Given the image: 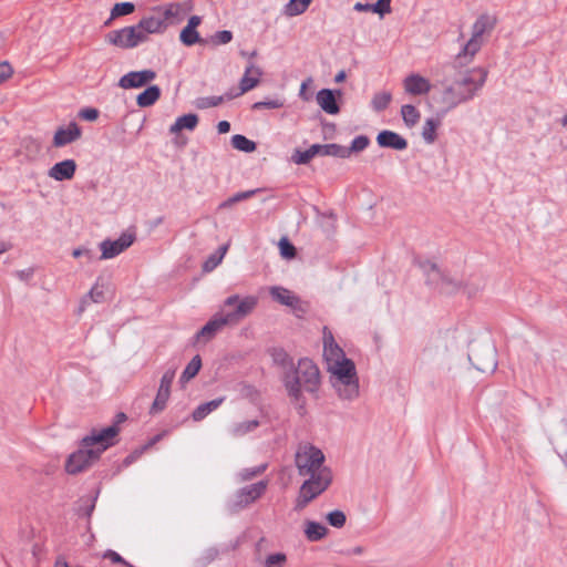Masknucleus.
I'll list each match as a JSON object with an SVG mask.
<instances>
[{"label":"nucleus","instance_id":"obj_1","mask_svg":"<svg viewBox=\"0 0 567 567\" xmlns=\"http://www.w3.org/2000/svg\"><path fill=\"white\" fill-rule=\"evenodd\" d=\"M467 63L456 62V58L452 64L444 66L446 75L441 81L442 92L440 103L444 106V111H451L462 103L473 100L483 89L487 70L484 68H472L458 70Z\"/></svg>","mask_w":567,"mask_h":567},{"label":"nucleus","instance_id":"obj_2","mask_svg":"<svg viewBox=\"0 0 567 567\" xmlns=\"http://www.w3.org/2000/svg\"><path fill=\"white\" fill-rule=\"evenodd\" d=\"M282 382L291 404L299 415L306 413V399L303 393L316 394L320 386L319 368L308 358L298 360L284 372Z\"/></svg>","mask_w":567,"mask_h":567},{"label":"nucleus","instance_id":"obj_3","mask_svg":"<svg viewBox=\"0 0 567 567\" xmlns=\"http://www.w3.org/2000/svg\"><path fill=\"white\" fill-rule=\"evenodd\" d=\"M118 434L116 425H110L102 430H92L90 435L81 440L78 451L72 453L65 463V471L75 475L95 463L101 454L114 444V437Z\"/></svg>","mask_w":567,"mask_h":567},{"label":"nucleus","instance_id":"obj_4","mask_svg":"<svg viewBox=\"0 0 567 567\" xmlns=\"http://www.w3.org/2000/svg\"><path fill=\"white\" fill-rule=\"evenodd\" d=\"M324 454L312 444H302L298 447L295 463L300 476H309L307 481L319 483V478H327V486L332 482V473L329 467L324 466Z\"/></svg>","mask_w":567,"mask_h":567},{"label":"nucleus","instance_id":"obj_5","mask_svg":"<svg viewBox=\"0 0 567 567\" xmlns=\"http://www.w3.org/2000/svg\"><path fill=\"white\" fill-rule=\"evenodd\" d=\"M257 305L258 298L256 296L240 297L239 295H231L224 300L218 313L227 326H237L256 309Z\"/></svg>","mask_w":567,"mask_h":567},{"label":"nucleus","instance_id":"obj_6","mask_svg":"<svg viewBox=\"0 0 567 567\" xmlns=\"http://www.w3.org/2000/svg\"><path fill=\"white\" fill-rule=\"evenodd\" d=\"M497 23L495 16L483 13L481 14L472 27V37L465 43L463 50L456 55V62L470 63L474 55L480 51L482 47V37L486 33H491Z\"/></svg>","mask_w":567,"mask_h":567},{"label":"nucleus","instance_id":"obj_7","mask_svg":"<svg viewBox=\"0 0 567 567\" xmlns=\"http://www.w3.org/2000/svg\"><path fill=\"white\" fill-rule=\"evenodd\" d=\"M468 360L483 373H493L497 368L496 349L491 342L473 343Z\"/></svg>","mask_w":567,"mask_h":567},{"label":"nucleus","instance_id":"obj_8","mask_svg":"<svg viewBox=\"0 0 567 567\" xmlns=\"http://www.w3.org/2000/svg\"><path fill=\"white\" fill-rule=\"evenodd\" d=\"M105 41L122 49H132L144 42V35L135 24L109 32Z\"/></svg>","mask_w":567,"mask_h":567},{"label":"nucleus","instance_id":"obj_9","mask_svg":"<svg viewBox=\"0 0 567 567\" xmlns=\"http://www.w3.org/2000/svg\"><path fill=\"white\" fill-rule=\"evenodd\" d=\"M136 239V233L134 229L124 231L117 239L111 240L105 239L100 244L102 251L100 259H111L118 256L121 252L126 250Z\"/></svg>","mask_w":567,"mask_h":567},{"label":"nucleus","instance_id":"obj_10","mask_svg":"<svg viewBox=\"0 0 567 567\" xmlns=\"http://www.w3.org/2000/svg\"><path fill=\"white\" fill-rule=\"evenodd\" d=\"M267 485V481H259L238 489L235 494V501L230 505L231 512H238L257 501L266 492Z\"/></svg>","mask_w":567,"mask_h":567},{"label":"nucleus","instance_id":"obj_11","mask_svg":"<svg viewBox=\"0 0 567 567\" xmlns=\"http://www.w3.org/2000/svg\"><path fill=\"white\" fill-rule=\"evenodd\" d=\"M319 483L315 484L313 481H305L300 487L299 495L296 502V509L305 508L312 499L323 493L327 486V478L321 476Z\"/></svg>","mask_w":567,"mask_h":567},{"label":"nucleus","instance_id":"obj_12","mask_svg":"<svg viewBox=\"0 0 567 567\" xmlns=\"http://www.w3.org/2000/svg\"><path fill=\"white\" fill-rule=\"evenodd\" d=\"M174 378L175 369H169L163 374L156 398L151 406L150 412L152 414L159 413L165 409L171 394V385L174 381Z\"/></svg>","mask_w":567,"mask_h":567},{"label":"nucleus","instance_id":"obj_13","mask_svg":"<svg viewBox=\"0 0 567 567\" xmlns=\"http://www.w3.org/2000/svg\"><path fill=\"white\" fill-rule=\"evenodd\" d=\"M156 78V73L152 70L133 71L123 75L118 81L122 89L142 87Z\"/></svg>","mask_w":567,"mask_h":567},{"label":"nucleus","instance_id":"obj_14","mask_svg":"<svg viewBox=\"0 0 567 567\" xmlns=\"http://www.w3.org/2000/svg\"><path fill=\"white\" fill-rule=\"evenodd\" d=\"M138 30L144 35V42L147 40L148 34L161 33L163 32L167 24H165L157 12H155V8L152 10L150 16H146L140 20L136 24Z\"/></svg>","mask_w":567,"mask_h":567},{"label":"nucleus","instance_id":"obj_15","mask_svg":"<svg viewBox=\"0 0 567 567\" xmlns=\"http://www.w3.org/2000/svg\"><path fill=\"white\" fill-rule=\"evenodd\" d=\"M81 134L79 125L72 122L66 127L61 126L55 131L52 144L54 147H63L79 140Z\"/></svg>","mask_w":567,"mask_h":567},{"label":"nucleus","instance_id":"obj_16","mask_svg":"<svg viewBox=\"0 0 567 567\" xmlns=\"http://www.w3.org/2000/svg\"><path fill=\"white\" fill-rule=\"evenodd\" d=\"M227 327V323L224 321L221 316L217 312L213 316V318L195 334L196 342L207 343L210 341L217 332H219L223 328Z\"/></svg>","mask_w":567,"mask_h":567},{"label":"nucleus","instance_id":"obj_17","mask_svg":"<svg viewBox=\"0 0 567 567\" xmlns=\"http://www.w3.org/2000/svg\"><path fill=\"white\" fill-rule=\"evenodd\" d=\"M330 370L333 375L332 381L358 379L354 363L344 357L341 360L337 359Z\"/></svg>","mask_w":567,"mask_h":567},{"label":"nucleus","instance_id":"obj_18","mask_svg":"<svg viewBox=\"0 0 567 567\" xmlns=\"http://www.w3.org/2000/svg\"><path fill=\"white\" fill-rule=\"evenodd\" d=\"M261 75L262 71L260 70V68H258L254 63H249L245 69L243 78L240 79L239 92L235 96L245 94L248 91L256 87L260 82Z\"/></svg>","mask_w":567,"mask_h":567},{"label":"nucleus","instance_id":"obj_19","mask_svg":"<svg viewBox=\"0 0 567 567\" xmlns=\"http://www.w3.org/2000/svg\"><path fill=\"white\" fill-rule=\"evenodd\" d=\"M403 86L406 93L411 95L426 94L431 90V83L424 76L412 73L403 80Z\"/></svg>","mask_w":567,"mask_h":567},{"label":"nucleus","instance_id":"obj_20","mask_svg":"<svg viewBox=\"0 0 567 567\" xmlns=\"http://www.w3.org/2000/svg\"><path fill=\"white\" fill-rule=\"evenodd\" d=\"M377 142L381 147L395 151H403L408 147V141L393 131H381L377 136Z\"/></svg>","mask_w":567,"mask_h":567},{"label":"nucleus","instance_id":"obj_21","mask_svg":"<svg viewBox=\"0 0 567 567\" xmlns=\"http://www.w3.org/2000/svg\"><path fill=\"white\" fill-rule=\"evenodd\" d=\"M76 171V163L74 159H64L62 162L55 163L48 172V175L58 181H69L72 179Z\"/></svg>","mask_w":567,"mask_h":567},{"label":"nucleus","instance_id":"obj_22","mask_svg":"<svg viewBox=\"0 0 567 567\" xmlns=\"http://www.w3.org/2000/svg\"><path fill=\"white\" fill-rule=\"evenodd\" d=\"M202 18L198 16H192L188 19L186 27L181 31L179 39L183 44L192 47L195 43H203L204 40L199 37L196 28L200 24Z\"/></svg>","mask_w":567,"mask_h":567},{"label":"nucleus","instance_id":"obj_23","mask_svg":"<svg viewBox=\"0 0 567 567\" xmlns=\"http://www.w3.org/2000/svg\"><path fill=\"white\" fill-rule=\"evenodd\" d=\"M271 298L280 305L297 309L300 305V298L292 291L280 286L269 288Z\"/></svg>","mask_w":567,"mask_h":567},{"label":"nucleus","instance_id":"obj_24","mask_svg":"<svg viewBox=\"0 0 567 567\" xmlns=\"http://www.w3.org/2000/svg\"><path fill=\"white\" fill-rule=\"evenodd\" d=\"M332 385L342 400L352 401L359 395V381L358 379L332 381Z\"/></svg>","mask_w":567,"mask_h":567},{"label":"nucleus","instance_id":"obj_25","mask_svg":"<svg viewBox=\"0 0 567 567\" xmlns=\"http://www.w3.org/2000/svg\"><path fill=\"white\" fill-rule=\"evenodd\" d=\"M317 103L328 114L334 115L340 112L336 94L330 89H322L317 93Z\"/></svg>","mask_w":567,"mask_h":567},{"label":"nucleus","instance_id":"obj_26","mask_svg":"<svg viewBox=\"0 0 567 567\" xmlns=\"http://www.w3.org/2000/svg\"><path fill=\"white\" fill-rule=\"evenodd\" d=\"M423 274L426 277V284L431 286L433 289L440 291L441 282L445 276L437 266L431 261H425L421 265Z\"/></svg>","mask_w":567,"mask_h":567},{"label":"nucleus","instance_id":"obj_27","mask_svg":"<svg viewBox=\"0 0 567 567\" xmlns=\"http://www.w3.org/2000/svg\"><path fill=\"white\" fill-rule=\"evenodd\" d=\"M197 124L198 116L196 114H184L176 118L175 123L169 127V132L172 134H177L182 130L193 131L197 126Z\"/></svg>","mask_w":567,"mask_h":567},{"label":"nucleus","instance_id":"obj_28","mask_svg":"<svg viewBox=\"0 0 567 567\" xmlns=\"http://www.w3.org/2000/svg\"><path fill=\"white\" fill-rule=\"evenodd\" d=\"M225 398H218L215 400H212L209 402H205L199 404L194 411H193V420L198 422L204 420L209 413L217 410L221 403L224 402Z\"/></svg>","mask_w":567,"mask_h":567},{"label":"nucleus","instance_id":"obj_29","mask_svg":"<svg viewBox=\"0 0 567 567\" xmlns=\"http://www.w3.org/2000/svg\"><path fill=\"white\" fill-rule=\"evenodd\" d=\"M161 96V89L157 85H151L137 95L136 103L141 107L153 105Z\"/></svg>","mask_w":567,"mask_h":567},{"label":"nucleus","instance_id":"obj_30","mask_svg":"<svg viewBox=\"0 0 567 567\" xmlns=\"http://www.w3.org/2000/svg\"><path fill=\"white\" fill-rule=\"evenodd\" d=\"M259 425L260 422L258 420L237 422L231 425L229 433L233 437H241L248 433L254 432Z\"/></svg>","mask_w":567,"mask_h":567},{"label":"nucleus","instance_id":"obj_31","mask_svg":"<svg viewBox=\"0 0 567 567\" xmlns=\"http://www.w3.org/2000/svg\"><path fill=\"white\" fill-rule=\"evenodd\" d=\"M328 528L317 522L308 520L306 523L305 535L309 542H318L326 537Z\"/></svg>","mask_w":567,"mask_h":567},{"label":"nucleus","instance_id":"obj_32","mask_svg":"<svg viewBox=\"0 0 567 567\" xmlns=\"http://www.w3.org/2000/svg\"><path fill=\"white\" fill-rule=\"evenodd\" d=\"M441 125V121L439 118H427L424 122L422 128V137L427 144H433L436 141V130Z\"/></svg>","mask_w":567,"mask_h":567},{"label":"nucleus","instance_id":"obj_33","mask_svg":"<svg viewBox=\"0 0 567 567\" xmlns=\"http://www.w3.org/2000/svg\"><path fill=\"white\" fill-rule=\"evenodd\" d=\"M228 250V245L220 246L215 252H213L203 264V270L205 272L213 271L223 260Z\"/></svg>","mask_w":567,"mask_h":567},{"label":"nucleus","instance_id":"obj_34","mask_svg":"<svg viewBox=\"0 0 567 567\" xmlns=\"http://www.w3.org/2000/svg\"><path fill=\"white\" fill-rule=\"evenodd\" d=\"M312 0H289L285 7V14L296 17L306 12Z\"/></svg>","mask_w":567,"mask_h":567},{"label":"nucleus","instance_id":"obj_35","mask_svg":"<svg viewBox=\"0 0 567 567\" xmlns=\"http://www.w3.org/2000/svg\"><path fill=\"white\" fill-rule=\"evenodd\" d=\"M181 4L178 3H169L166 6H158L155 8V12L159 14L163 22L167 24V21H169L173 18H177L181 13Z\"/></svg>","mask_w":567,"mask_h":567},{"label":"nucleus","instance_id":"obj_36","mask_svg":"<svg viewBox=\"0 0 567 567\" xmlns=\"http://www.w3.org/2000/svg\"><path fill=\"white\" fill-rule=\"evenodd\" d=\"M258 192H259V189H249V190H245V192H239V193L230 196L229 198H227L223 203H220L218 208L219 209L230 208V207H233L237 203H240L243 200L251 198Z\"/></svg>","mask_w":567,"mask_h":567},{"label":"nucleus","instance_id":"obj_37","mask_svg":"<svg viewBox=\"0 0 567 567\" xmlns=\"http://www.w3.org/2000/svg\"><path fill=\"white\" fill-rule=\"evenodd\" d=\"M233 97H235V95H233L230 93H227L226 95H220V96L199 97L196 100V106L202 110L209 109V107H216V106L220 105L225 99L231 100Z\"/></svg>","mask_w":567,"mask_h":567},{"label":"nucleus","instance_id":"obj_38","mask_svg":"<svg viewBox=\"0 0 567 567\" xmlns=\"http://www.w3.org/2000/svg\"><path fill=\"white\" fill-rule=\"evenodd\" d=\"M231 145L234 148L245 153H251L257 147L254 141L247 138L245 135L241 134H236L231 137Z\"/></svg>","mask_w":567,"mask_h":567},{"label":"nucleus","instance_id":"obj_39","mask_svg":"<svg viewBox=\"0 0 567 567\" xmlns=\"http://www.w3.org/2000/svg\"><path fill=\"white\" fill-rule=\"evenodd\" d=\"M202 368V359L199 355H195L184 369L181 375V382H188L193 379Z\"/></svg>","mask_w":567,"mask_h":567},{"label":"nucleus","instance_id":"obj_40","mask_svg":"<svg viewBox=\"0 0 567 567\" xmlns=\"http://www.w3.org/2000/svg\"><path fill=\"white\" fill-rule=\"evenodd\" d=\"M401 115L405 125L409 127H413L420 120V112L411 104H405L401 107Z\"/></svg>","mask_w":567,"mask_h":567},{"label":"nucleus","instance_id":"obj_41","mask_svg":"<svg viewBox=\"0 0 567 567\" xmlns=\"http://www.w3.org/2000/svg\"><path fill=\"white\" fill-rule=\"evenodd\" d=\"M322 156H333L339 158H347L350 156V151L348 147L339 145V144H323L322 145Z\"/></svg>","mask_w":567,"mask_h":567},{"label":"nucleus","instance_id":"obj_42","mask_svg":"<svg viewBox=\"0 0 567 567\" xmlns=\"http://www.w3.org/2000/svg\"><path fill=\"white\" fill-rule=\"evenodd\" d=\"M462 288V282L456 280L447 275L444 276L443 281L441 282L440 293L443 295H454Z\"/></svg>","mask_w":567,"mask_h":567},{"label":"nucleus","instance_id":"obj_43","mask_svg":"<svg viewBox=\"0 0 567 567\" xmlns=\"http://www.w3.org/2000/svg\"><path fill=\"white\" fill-rule=\"evenodd\" d=\"M391 100L392 95L390 92H379L373 95L371 105L374 111L381 112L389 106Z\"/></svg>","mask_w":567,"mask_h":567},{"label":"nucleus","instance_id":"obj_44","mask_svg":"<svg viewBox=\"0 0 567 567\" xmlns=\"http://www.w3.org/2000/svg\"><path fill=\"white\" fill-rule=\"evenodd\" d=\"M271 357L274 362L284 368L285 371L295 365L292 358L284 349H274Z\"/></svg>","mask_w":567,"mask_h":567},{"label":"nucleus","instance_id":"obj_45","mask_svg":"<svg viewBox=\"0 0 567 567\" xmlns=\"http://www.w3.org/2000/svg\"><path fill=\"white\" fill-rule=\"evenodd\" d=\"M135 10V4L132 2H118L111 9V19H116L123 16H128Z\"/></svg>","mask_w":567,"mask_h":567},{"label":"nucleus","instance_id":"obj_46","mask_svg":"<svg viewBox=\"0 0 567 567\" xmlns=\"http://www.w3.org/2000/svg\"><path fill=\"white\" fill-rule=\"evenodd\" d=\"M266 468H267L266 464H261L259 466H255L251 468H244L237 474V477L240 482H246V481H249V480L260 475L261 473L265 472Z\"/></svg>","mask_w":567,"mask_h":567},{"label":"nucleus","instance_id":"obj_47","mask_svg":"<svg viewBox=\"0 0 567 567\" xmlns=\"http://www.w3.org/2000/svg\"><path fill=\"white\" fill-rule=\"evenodd\" d=\"M327 520L332 527L341 528L347 522V516L342 511L336 509L327 515Z\"/></svg>","mask_w":567,"mask_h":567},{"label":"nucleus","instance_id":"obj_48","mask_svg":"<svg viewBox=\"0 0 567 567\" xmlns=\"http://www.w3.org/2000/svg\"><path fill=\"white\" fill-rule=\"evenodd\" d=\"M287 556L284 553L270 554L265 560L266 567H284Z\"/></svg>","mask_w":567,"mask_h":567},{"label":"nucleus","instance_id":"obj_49","mask_svg":"<svg viewBox=\"0 0 567 567\" xmlns=\"http://www.w3.org/2000/svg\"><path fill=\"white\" fill-rule=\"evenodd\" d=\"M370 143V140L365 135H359L353 138L350 147H348V151L351 153H357L363 151Z\"/></svg>","mask_w":567,"mask_h":567},{"label":"nucleus","instance_id":"obj_50","mask_svg":"<svg viewBox=\"0 0 567 567\" xmlns=\"http://www.w3.org/2000/svg\"><path fill=\"white\" fill-rule=\"evenodd\" d=\"M219 555V550L216 547L206 548L200 557L198 558V563L203 566L214 561Z\"/></svg>","mask_w":567,"mask_h":567},{"label":"nucleus","instance_id":"obj_51","mask_svg":"<svg viewBox=\"0 0 567 567\" xmlns=\"http://www.w3.org/2000/svg\"><path fill=\"white\" fill-rule=\"evenodd\" d=\"M312 159L309 148L306 151L295 150L291 161L298 165H306Z\"/></svg>","mask_w":567,"mask_h":567},{"label":"nucleus","instance_id":"obj_52","mask_svg":"<svg viewBox=\"0 0 567 567\" xmlns=\"http://www.w3.org/2000/svg\"><path fill=\"white\" fill-rule=\"evenodd\" d=\"M284 106V101L279 99L259 101L252 104V110H261V109H280Z\"/></svg>","mask_w":567,"mask_h":567},{"label":"nucleus","instance_id":"obj_53","mask_svg":"<svg viewBox=\"0 0 567 567\" xmlns=\"http://www.w3.org/2000/svg\"><path fill=\"white\" fill-rule=\"evenodd\" d=\"M279 248L281 256L285 258H293L296 256V248L287 238L280 239Z\"/></svg>","mask_w":567,"mask_h":567},{"label":"nucleus","instance_id":"obj_54","mask_svg":"<svg viewBox=\"0 0 567 567\" xmlns=\"http://www.w3.org/2000/svg\"><path fill=\"white\" fill-rule=\"evenodd\" d=\"M324 343V353H330V355L339 357L343 355L342 349L334 342L333 338H331V342H328L327 334L324 333L323 338Z\"/></svg>","mask_w":567,"mask_h":567},{"label":"nucleus","instance_id":"obj_55","mask_svg":"<svg viewBox=\"0 0 567 567\" xmlns=\"http://www.w3.org/2000/svg\"><path fill=\"white\" fill-rule=\"evenodd\" d=\"M231 39H233V33L228 30H223V31H217L212 37V42L214 44H227L231 41Z\"/></svg>","mask_w":567,"mask_h":567},{"label":"nucleus","instance_id":"obj_56","mask_svg":"<svg viewBox=\"0 0 567 567\" xmlns=\"http://www.w3.org/2000/svg\"><path fill=\"white\" fill-rule=\"evenodd\" d=\"M372 12L379 13L381 17L391 12V0H378L372 4Z\"/></svg>","mask_w":567,"mask_h":567},{"label":"nucleus","instance_id":"obj_57","mask_svg":"<svg viewBox=\"0 0 567 567\" xmlns=\"http://www.w3.org/2000/svg\"><path fill=\"white\" fill-rule=\"evenodd\" d=\"M87 297L93 302H102L104 301V289L103 287L99 286V284L94 285L91 290L87 293Z\"/></svg>","mask_w":567,"mask_h":567},{"label":"nucleus","instance_id":"obj_58","mask_svg":"<svg viewBox=\"0 0 567 567\" xmlns=\"http://www.w3.org/2000/svg\"><path fill=\"white\" fill-rule=\"evenodd\" d=\"M13 74V68L8 61L0 62V84L10 79Z\"/></svg>","mask_w":567,"mask_h":567},{"label":"nucleus","instance_id":"obj_59","mask_svg":"<svg viewBox=\"0 0 567 567\" xmlns=\"http://www.w3.org/2000/svg\"><path fill=\"white\" fill-rule=\"evenodd\" d=\"M103 557L110 559L114 564H123V565H125L127 567H133L121 555H118L114 550H111V549L106 550L104 553Z\"/></svg>","mask_w":567,"mask_h":567},{"label":"nucleus","instance_id":"obj_60","mask_svg":"<svg viewBox=\"0 0 567 567\" xmlns=\"http://www.w3.org/2000/svg\"><path fill=\"white\" fill-rule=\"evenodd\" d=\"M79 116L85 121H95L99 117V111L94 107L82 109Z\"/></svg>","mask_w":567,"mask_h":567},{"label":"nucleus","instance_id":"obj_61","mask_svg":"<svg viewBox=\"0 0 567 567\" xmlns=\"http://www.w3.org/2000/svg\"><path fill=\"white\" fill-rule=\"evenodd\" d=\"M34 275L33 268H27L16 271V277L21 281H29Z\"/></svg>","mask_w":567,"mask_h":567},{"label":"nucleus","instance_id":"obj_62","mask_svg":"<svg viewBox=\"0 0 567 567\" xmlns=\"http://www.w3.org/2000/svg\"><path fill=\"white\" fill-rule=\"evenodd\" d=\"M72 256L74 258H80L82 256H85L87 257L89 260H91L93 258V254L90 249L87 248H84V247H79V248H75L73 251H72Z\"/></svg>","mask_w":567,"mask_h":567},{"label":"nucleus","instance_id":"obj_63","mask_svg":"<svg viewBox=\"0 0 567 567\" xmlns=\"http://www.w3.org/2000/svg\"><path fill=\"white\" fill-rule=\"evenodd\" d=\"M94 502H95V499H92L87 503V505L81 506L79 509L80 515L89 518L92 515V512L94 511V507H95Z\"/></svg>","mask_w":567,"mask_h":567},{"label":"nucleus","instance_id":"obj_64","mask_svg":"<svg viewBox=\"0 0 567 567\" xmlns=\"http://www.w3.org/2000/svg\"><path fill=\"white\" fill-rule=\"evenodd\" d=\"M311 83H312V79H311V78L307 79L306 81H303V82L301 83L300 92H299V96H300L302 100H305V101L310 100V95H308V94L306 93V90H307L308 85H309V84H311Z\"/></svg>","mask_w":567,"mask_h":567}]
</instances>
